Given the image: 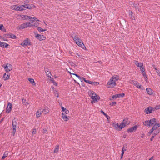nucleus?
Returning <instances> with one entry per match:
<instances>
[{
  "label": "nucleus",
  "instance_id": "obj_1",
  "mask_svg": "<svg viewBox=\"0 0 160 160\" xmlns=\"http://www.w3.org/2000/svg\"><path fill=\"white\" fill-rule=\"evenodd\" d=\"M119 77L115 75L112 77L107 83V86L108 88H112L116 85V81L119 79Z\"/></svg>",
  "mask_w": 160,
  "mask_h": 160
},
{
  "label": "nucleus",
  "instance_id": "obj_2",
  "mask_svg": "<svg viewBox=\"0 0 160 160\" xmlns=\"http://www.w3.org/2000/svg\"><path fill=\"white\" fill-rule=\"evenodd\" d=\"M72 37L73 40L78 45L83 49H86V48L85 45L83 43L81 39H80L78 36L73 34L72 35Z\"/></svg>",
  "mask_w": 160,
  "mask_h": 160
},
{
  "label": "nucleus",
  "instance_id": "obj_3",
  "mask_svg": "<svg viewBox=\"0 0 160 160\" xmlns=\"http://www.w3.org/2000/svg\"><path fill=\"white\" fill-rule=\"evenodd\" d=\"M88 94L91 98L93 100L91 102L92 104L94 103L97 102L98 100H99L100 98L99 96L95 92L92 91L88 92Z\"/></svg>",
  "mask_w": 160,
  "mask_h": 160
},
{
  "label": "nucleus",
  "instance_id": "obj_4",
  "mask_svg": "<svg viewBox=\"0 0 160 160\" xmlns=\"http://www.w3.org/2000/svg\"><path fill=\"white\" fill-rule=\"evenodd\" d=\"M23 5H12L10 7V8L13 10L18 11H21L24 10L23 9Z\"/></svg>",
  "mask_w": 160,
  "mask_h": 160
},
{
  "label": "nucleus",
  "instance_id": "obj_5",
  "mask_svg": "<svg viewBox=\"0 0 160 160\" xmlns=\"http://www.w3.org/2000/svg\"><path fill=\"white\" fill-rule=\"evenodd\" d=\"M20 45L23 47L31 45V43L30 40L29 38H27L20 44Z\"/></svg>",
  "mask_w": 160,
  "mask_h": 160
},
{
  "label": "nucleus",
  "instance_id": "obj_6",
  "mask_svg": "<svg viewBox=\"0 0 160 160\" xmlns=\"http://www.w3.org/2000/svg\"><path fill=\"white\" fill-rule=\"evenodd\" d=\"M2 67L4 68L5 71L6 72H9L12 69V66L8 63H7L6 65H3Z\"/></svg>",
  "mask_w": 160,
  "mask_h": 160
},
{
  "label": "nucleus",
  "instance_id": "obj_7",
  "mask_svg": "<svg viewBox=\"0 0 160 160\" xmlns=\"http://www.w3.org/2000/svg\"><path fill=\"white\" fill-rule=\"evenodd\" d=\"M112 125L114 128L117 130H121L122 128H121L122 127L121 124L120 125H119L117 122H112Z\"/></svg>",
  "mask_w": 160,
  "mask_h": 160
},
{
  "label": "nucleus",
  "instance_id": "obj_8",
  "mask_svg": "<svg viewBox=\"0 0 160 160\" xmlns=\"http://www.w3.org/2000/svg\"><path fill=\"white\" fill-rule=\"evenodd\" d=\"M18 18L20 19H21L23 20H28L30 19H32V17H30L29 16L24 15H18Z\"/></svg>",
  "mask_w": 160,
  "mask_h": 160
},
{
  "label": "nucleus",
  "instance_id": "obj_9",
  "mask_svg": "<svg viewBox=\"0 0 160 160\" xmlns=\"http://www.w3.org/2000/svg\"><path fill=\"white\" fill-rule=\"evenodd\" d=\"M35 37L38 39L39 41L44 40L46 39V38L45 36L42 35H40L38 34L35 33Z\"/></svg>",
  "mask_w": 160,
  "mask_h": 160
},
{
  "label": "nucleus",
  "instance_id": "obj_10",
  "mask_svg": "<svg viewBox=\"0 0 160 160\" xmlns=\"http://www.w3.org/2000/svg\"><path fill=\"white\" fill-rule=\"evenodd\" d=\"M17 122L15 119L13 120L12 122V126L13 135H14L15 133L16 129L17 128Z\"/></svg>",
  "mask_w": 160,
  "mask_h": 160
},
{
  "label": "nucleus",
  "instance_id": "obj_11",
  "mask_svg": "<svg viewBox=\"0 0 160 160\" xmlns=\"http://www.w3.org/2000/svg\"><path fill=\"white\" fill-rule=\"evenodd\" d=\"M130 122L129 121L127 118H126L124 119L123 121L121 123L122 127L123 128L125 127L127 125H128L129 124Z\"/></svg>",
  "mask_w": 160,
  "mask_h": 160
},
{
  "label": "nucleus",
  "instance_id": "obj_12",
  "mask_svg": "<svg viewBox=\"0 0 160 160\" xmlns=\"http://www.w3.org/2000/svg\"><path fill=\"white\" fill-rule=\"evenodd\" d=\"M30 23L29 22H26L20 25L18 27V28L19 29H22L25 28H27L28 27H30Z\"/></svg>",
  "mask_w": 160,
  "mask_h": 160
},
{
  "label": "nucleus",
  "instance_id": "obj_13",
  "mask_svg": "<svg viewBox=\"0 0 160 160\" xmlns=\"http://www.w3.org/2000/svg\"><path fill=\"white\" fill-rule=\"evenodd\" d=\"M154 110V108L152 107H149L145 109V112L147 114H149L151 113Z\"/></svg>",
  "mask_w": 160,
  "mask_h": 160
},
{
  "label": "nucleus",
  "instance_id": "obj_14",
  "mask_svg": "<svg viewBox=\"0 0 160 160\" xmlns=\"http://www.w3.org/2000/svg\"><path fill=\"white\" fill-rule=\"evenodd\" d=\"M23 5V9H24V10L26 9L27 8L28 9H31L34 8L35 6L33 4H25Z\"/></svg>",
  "mask_w": 160,
  "mask_h": 160
},
{
  "label": "nucleus",
  "instance_id": "obj_15",
  "mask_svg": "<svg viewBox=\"0 0 160 160\" xmlns=\"http://www.w3.org/2000/svg\"><path fill=\"white\" fill-rule=\"evenodd\" d=\"M5 36L6 38H11L13 39H15L17 38L15 35L11 33L5 34Z\"/></svg>",
  "mask_w": 160,
  "mask_h": 160
},
{
  "label": "nucleus",
  "instance_id": "obj_16",
  "mask_svg": "<svg viewBox=\"0 0 160 160\" xmlns=\"http://www.w3.org/2000/svg\"><path fill=\"white\" fill-rule=\"evenodd\" d=\"M30 23V26L31 27H36L39 25V23L37 22H35L34 20H31Z\"/></svg>",
  "mask_w": 160,
  "mask_h": 160
},
{
  "label": "nucleus",
  "instance_id": "obj_17",
  "mask_svg": "<svg viewBox=\"0 0 160 160\" xmlns=\"http://www.w3.org/2000/svg\"><path fill=\"white\" fill-rule=\"evenodd\" d=\"M12 104L10 102L8 103L7 106L6 108V113H9L10 112L12 109Z\"/></svg>",
  "mask_w": 160,
  "mask_h": 160
},
{
  "label": "nucleus",
  "instance_id": "obj_18",
  "mask_svg": "<svg viewBox=\"0 0 160 160\" xmlns=\"http://www.w3.org/2000/svg\"><path fill=\"white\" fill-rule=\"evenodd\" d=\"M43 112V110L42 109H39L37 112L36 115L37 118H38L39 117H40L41 115Z\"/></svg>",
  "mask_w": 160,
  "mask_h": 160
},
{
  "label": "nucleus",
  "instance_id": "obj_19",
  "mask_svg": "<svg viewBox=\"0 0 160 160\" xmlns=\"http://www.w3.org/2000/svg\"><path fill=\"white\" fill-rule=\"evenodd\" d=\"M132 83L139 88H140L141 87V85L136 81H132Z\"/></svg>",
  "mask_w": 160,
  "mask_h": 160
},
{
  "label": "nucleus",
  "instance_id": "obj_20",
  "mask_svg": "<svg viewBox=\"0 0 160 160\" xmlns=\"http://www.w3.org/2000/svg\"><path fill=\"white\" fill-rule=\"evenodd\" d=\"M124 96V94L122 93V94H117L114 95L112 97V98L114 99V98H118L123 97Z\"/></svg>",
  "mask_w": 160,
  "mask_h": 160
},
{
  "label": "nucleus",
  "instance_id": "obj_21",
  "mask_svg": "<svg viewBox=\"0 0 160 160\" xmlns=\"http://www.w3.org/2000/svg\"><path fill=\"white\" fill-rule=\"evenodd\" d=\"M137 127L136 125L134 126V127H131L128 129L127 131L128 132H132L133 131H135L137 130Z\"/></svg>",
  "mask_w": 160,
  "mask_h": 160
},
{
  "label": "nucleus",
  "instance_id": "obj_22",
  "mask_svg": "<svg viewBox=\"0 0 160 160\" xmlns=\"http://www.w3.org/2000/svg\"><path fill=\"white\" fill-rule=\"evenodd\" d=\"M9 46V45L6 43L2 42L0 41V47L2 48L5 47V48H7L8 46Z\"/></svg>",
  "mask_w": 160,
  "mask_h": 160
},
{
  "label": "nucleus",
  "instance_id": "obj_23",
  "mask_svg": "<svg viewBox=\"0 0 160 160\" xmlns=\"http://www.w3.org/2000/svg\"><path fill=\"white\" fill-rule=\"evenodd\" d=\"M62 117L65 121H67L69 120V118L63 113L62 114Z\"/></svg>",
  "mask_w": 160,
  "mask_h": 160
},
{
  "label": "nucleus",
  "instance_id": "obj_24",
  "mask_svg": "<svg viewBox=\"0 0 160 160\" xmlns=\"http://www.w3.org/2000/svg\"><path fill=\"white\" fill-rule=\"evenodd\" d=\"M134 64L138 67L140 68L142 66H143V64L142 62H139L138 61H134Z\"/></svg>",
  "mask_w": 160,
  "mask_h": 160
},
{
  "label": "nucleus",
  "instance_id": "obj_25",
  "mask_svg": "<svg viewBox=\"0 0 160 160\" xmlns=\"http://www.w3.org/2000/svg\"><path fill=\"white\" fill-rule=\"evenodd\" d=\"M42 110L44 114H45L48 113L49 112V109L47 107H45L44 108L42 109Z\"/></svg>",
  "mask_w": 160,
  "mask_h": 160
},
{
  "label": "nucleus",
  "instance_id": "obj_26",
  "mask_svg": "<svg viewBox=\"0 0 160 160\" xmlns=\"http://www.w3.org/2000/svg\"><path fill=\"white\" fill-rule=\"evenodd\" d=\"M128 13L130 18L132 20H135V17L133 16V14L132 12V11L129 10L128 11Z\"/></svg>",
  "mask_w": 160,
  "mask_h": 160
},
{
  "label": "nucleus",
  "instance_id": "obj_27",
  "mask_svg": "<svg viewBox=\"0 0 160 160\" xmlns=\"http://www.w3.org/2000/svg\"><path fill=\"white\" fill-rule=\"evenodd\" d=\"M45 71L46 73L47 76L49 77L50 75H51V72L49 71V69L48 68L45 69Z\"/></svg>",
  "mask_w": 160,
  "mask_h": 160
},
{
  "label": "nucleus",
  "instance_id": "obj_28",
  "mask_svg": "<svg viewBox=\"0 0 160 160\" xmlns=\"http://www.w3.org/2000/svg\"><path fill=\"white\" fill-rule=\"evenodd\" d=\"M143 125L145 126H150V120H146L143 123Z\"/></svg>",
  "mask_w": 160,
  "mask_h": 160
},
{
  "label": "nucleus",
  "instance_id": "obj_29",
  "mask_svg": "<svg viewBox=\"0 0 160 160\" xmlns=\"http://www.w3.org/2000/svg\"><path fill=\"white\" fill-rule=\"evenodd\" d=\"M10 75L7 74L6 73L4 74L3 75L4 79L5 80H8L9 78Z\"/></svg>",
  "mask_w": 160,
  "mask_h": 160
},
{
  "label": "nucleus",
  "instance_id": "obj_30",
  "mask_svg": "<svg viewBox=\"0 0 160 160\" xmlns=\"http://www.w3.org/2000/svg\"><path fill=\"white\" fill-rule=\"evenodd\" d=\"M150 122L151 126H152L155 123L156 119L154 118L151 119L150 120Z\"/></svg>",
  "mask_w": 160,
  "mask_h": 160
},
{
  "label": "nucleus",
  "instance_id": "obj_31",
  "mask_svg": "<svg viewBox=\"0 0 160 160\" xmlns=\"http://www.w3.org/2000/svg\"><path fill=\"white\" fill-rule=\"evenodd\" d=\"M61 109L62 112H65V113L68 114L69 113V111L68 110L66 109L64 107H61Z\"/></svg>",
  "mask_w": 160,
  "mask_h": 160
},
{
  "label": "nucleus",
  "instance_id": "obj_32",
  "mask_svg": "<svg viewBox=\"0 0 160 160\" xmlns=\"http://www.w3.org/2000/svg\"><path fill=\"white\" fill-rule=\"evenodd\" d=\"M147 92L149 95H152V89L149 88H147L146 89Z\"/></svg>",
  "mask_w": 160,
  "mask_h": 160
},
{
  "label": "nucleus",
  "instance_id": "obj_33",
  "mask_svg": "<svg viewBox=\"0 0 160 160\" xmlns=\"http://www.w3.org/2000/svg\"><path fill=\"white\" fill-rule=\"evenodd\" d=\"M8 152L7 151H5L2 157V159H4L5 158L8 156Z\"/></svg>",
  "mask_w": 160,
  "mask_h": 160
},
{
  "label": "nucleus",
  "instance_id": "obj_34",
  "mask_svg": "<svg viewBox=\"0 0 160 160\" xmlns=\"http://www.w3.org/2000/svg\"><path fill=\"white\" fill-rule=\"evenodd\" d=\"M28 80L33 85H35L36 83L34 80V79L32 78H28Z\"/></svg>",
  "mask_w": 160,
  "mask_h": 160
},
{
  "label": "nucleus",
  "instance_id": "obj_35",
  "mask_svg": "<svg viewBox=\"0 0 160 160\" xmlns=\"http://www.w3.org/2000/svg\"><path fill=\"white\" fill-rule=\"evenodd\" d=\"M160 127V123H156L153 127L154 128V130H156L157 128Z\"/></svg>",
  "mask_w": 160,
  "mask_h": 160
},
{
  "label": "nucleus",
  "instance_id": "obj_36",
  "mask_svg": "<svg viewBox=\"0 0 160 160\" xmlns=\"http://www.w3.org/2000/svg\"><path fill=\"white\" fill-rule=\"evenodd\" d=\"M0 30L4 32H6V29L2 24L0 25Z\"/></svg>",
  "mask_w": 160,
  "mask_h": 160
},
{
  "label": "nucleus",
  "instance_id": "obj_37",
  "mask_svg": "<svg viewBox=\"0 0 160 160\" xmlns=\"http://www.w3.org/2000/svg\"><path fill=\"white\" fill-rule=\"evenodd\" d=\"M59 149V146L58 145H56L55 146V149L54 151V153H55L57 152L58 151Z\"/></svg>",
  "mask_w": 160,
  "mask_h": 160
},
{
  "label": "nucleus",
  "instance_id": "obj_38",
  "mask_svg": "<svg viewBox=\"0 0 160 160\" xmlns=\"http://www.w3.org/2000/svg\"><path fill=\"white\" fill-rule=\"evenodd\" d=\"M22 103H23L25 105L27 106L28 104V103L27 102L25 99H22Z\"/></svg>",
  "mask_w": 160,
  "mask_h": 160
},
{
  "label": "nucleus",
  "instance_id": "obj_39",
  "mask_svg": "<svg viewBox=\"0 0 160 160\" xmlns=\"http://www.w3.org/2000/svg\"><path fill=\"white\" fill-rule=\"evenodd\" d=\"M160 108V105H157L154 108V110H157Z\"/></svg>",
  "mask_w": 160,
  "mask_h": 160
},
{
  "label": "nucleus",
  "instance_id": "obj_40",
  "mask_svg": "<svg viewBox=\"0 0 160 160\" xmlns=\"http://www.w3.org/2000/svg\"><path fill=\"white\" fill-rule=\"evenodd\" d=\"M37 30L39 32H43L46 30L45 29H43L41 28L38 27L37 28Z\"/></svg>",
  "mask_w": 160,
  "mask_h": 160
},
{
  "label": "nucleus",
  "instance_id": "obj_41",
  "mask_svg": "<svg viewBox=\"0 0 160 160\" xmlns=\"http://www.w3.org/2000/svg\"><path fill=\"white\" fill-rule=\"evenodd\" d=\"M154 130V128H152V129L148 132V135H150Z\"/></svg>",
  "mask_w": 160,
  "mask_h": 160
},
{
  "label": "nucleus",
  "instance_id": "obj_42",
  "mask_svg": "<svg viewBox=\"0 0 160 160\" xmlns=\"http://www.w3.org/2000/svg\"><path fill=\"white\" fill-rule=\"evenodd\" d=\"M37 132V130L35 128L33 129H32V135H34L36 134Z\"/></svg>",
  "mask_w": 160,
  "mask_h": 160
},
{
  "label": "nucleus",
  "instance_id": "obj_43",
  "mask_svg": "<svg viewBox=\"0 0 160 160\" xmlns=\"http://www.w3.org/2000/svg\"><path fill=\"white\" fill-rule=\"evenodd\" d=\"M142 74L143 75V76L145 78H147V77L146 76L145 71L142 72Z\"/></svg>",
  "mask_w": 160,
  "mask_h": 160
},
{
  "label": "nucleus",
  "instance_id": "obj_44",
  "mask_svg": "<svg viewBox=\"0 0 160 160\" xmlns=\"http://www.w3.org/2000/svg\"><path fill=\"white\" fill-rule=\"evenodd\" d=\"M100 112L102 113L104 116H105L108 119V116L102 110Z\"/></svg>",
  "mask_w": 160,
  "mask_h": 160
},
{
  "label": "nucleus",
  "instance_id": "obj_45",
  "mask_svg": "<svg viewBox=\"0 0 160 160\" xmlns=\"http://www.w3.org/2000/svg\"><path fill=\"white\" fill-rule=\"evenodd\" d=\"M83 79L84 81L86 82V83H89L90 81L89 80H86L85 78H83Z\"/></svg>",
  "mask_w": 160,
  "mask_h": 160
},
{
  "label": "nucleus",
  "instance_id": "obj_46",
  "mask_svg": "<svg viewBox=\"0 0 160 160\" xmlns=\"http://www.w3.org/2000/svg\"><path fill=\"white\" fill-rule=\"evenodd\" d=\"M140 70L142 72L145 71V68L144 67H143V66H142L140 68Z\"/></svg>",
  "mask_w": 160,
  "mask_h": 160
},
{
  "label": "nucleus",
  "instance_id": "obj_47",
  "mask_svg": "<svg viewBox=\"0 0 160 160\" xmlns=\"http://www.w3.org/2000/svg\"><path fill=\"white\" fill-rule=\"evenodd\" d=\"M160 132V129L157 130L156 132H155L154 133V136L156 135L159 132Z\"/></svg>",
  "mask_w": 160,
  "mask_h": 160
},
{
  "label": "nucleus",
  "instance_id": "obj_48",
  "mask_svg": "<svg viewBox=\"0 0 160 160\" xmlns=\"http://www.w3.org/2000/svg\"><path fill=\"white\" fill-rule=\"evenodd\" d=\"M99 84V83L98 82H94L93 85H94V86H97Z\"/></svg>",
  "mask_w": 160,
  "mask_h": 160
},
{
  "label": "nucleus",
  "instance_id": "obj_49",
  "mask_svg": "<svg viewBox=\"0 0 160 160\" xmlns=\"http://www.w3.org/2000/svg\"><path fill=\"white\" fill-rule=\"evenodd\" d=\"M116 103L117 102H112L110 104V105L111 106H112L116 104Z\"/></svg>",
  "mask_w": 160,
  "mask_h": 160
},
{
  "label": "nucleus",
  "instance_id": "obj_50",
  "mask_svg": "<svg viewBox=\"0 0 160 160\" xmlns=\"http://www.w3.org/2000/svg\"><path fill=\"white\" fill-rule=\"evenodd\" d=\"M47 130L46 128L43 129V130L42 133L43 134L45 133L47 131Z\"/></svg>",
  "mask_w": 160,
  "mask_h": 160
},
{
  "label": "nucleus",
  "instance_id": "obj_51",
  "mask_svg": "<svg viewBox=\"0 0 160 160\" xmlns=\"http://www.w3.org/2000/svg\"><path fill=\"white\" fill-rule=\"evenodd\" d=\"M50 78V79H49V80L50 81H51L52 82H53V81H54V79L53 78H52L51 76H50H50L49 77Z\"/></svg>",
  "mask_w": 160,
  "mask_h": 160
},
{
  "label": "nucleus",
  "instance_id": "obj_52",
  "mask_svg": "<svg viewBox=\"0 0 160 160\" xmlns=\"http://www.w3.org/2000/svg\"><path fill=\"white\" fill-rule=\"evenodd\" d=\"M52 82L53 83V84L55 86H57L58 85V84L54 80V81H53V82Z\"/></svg>",
  "mask_w": 160,
  "mask_h": 160
},
{
  "label": "nucleus",
  "instance_id": "obj_53",
  "mask_svg": "<svg viewBox=\"0 0 160 160\" xmlns=\"http://www.w3.org/2000/svg\"><path fill=\"white\" fill-rule=\"evenodd\" d=\"M70 64H71V65L72 66H76V65H75V63H73L72 62H70Z\"/></svg>",
  "mask_w": 160,
  "mask_h": 160
},
{
  "label": "nucleus",
  "instance_id": "obj_54",
  "mask_svg": "<svg viewBox=\"0 0 160 160\" xmlns=\"http://www.w3.org/2000/svg\"><path fill=\"white\" fill-rule=\"evenodd\" d=\"M32 19H34L33 20H34V21H35L36 22L37 21H39V20H38L37 18H35L32 17Z\"/></svg>",
  "mask_w": 160,
  "mask_h": 160
},
{
  "label": "nucleus",
  "instance_id": "obj_55",
  "mask_svg": "<svg viewBox=\"0 0 160 160\" xmlns=\"http://www.w3.org/2000/svg\"><path fill=\"white\" fill-rule=\"evenodd\" d=\"M123 150V152L126 151V149L125 148L124 146L123 147L122 151Z\"/></svg>",
  "mask_w": 160,
  "mask_h": 160
},
{
  "label": "nucleus",
  "instance_id": "obj_56",
  "mask_svg": "<svg viewBox=\"0 0 160 160\" xmlns=\"http://www.w3.org/2000/svg\"><path fill=\"white\" fill-rule=\"evenodd\" d=\"M124 153V152H123V150L122 151V153L121 155V158H122L123 156V155Z\"/></svg>",
  "mask_w": 160,
  "mask_h": 160
},
{
  "label": "nucleus",
  "instance_id": "obj_57",
  "mask_svg": "<svg viewBox=\"0 0 160 160\" xmlns=\"http://www.w3.org/2000/svg\"><path fill=\"white\" fill-rule=\"evenodd\" d=\"M144 136H145V134H141V137L143 138L144 137Z\"/></svg>",
  "mask_w": 160,
  "mask_h": 160
},
{
  "label": "nucleus",
  "instance_id": "obj_58",
  "mask_svg": "<svg viewBox=\"0 0 160 160\" xmlns=\"http://www.w3.org/2000/svg\"><path fill=\"white\" fill-rule=\"evenodd\" d=\"M93 82H92V81H90V83L89 84H92V85H93Z\"/></svg>",
  "mask_w": 160,
  "mask_h": 160
},
{
  "label": "nucleus",
  "instance_id": "obj_59",
  "mask_svg": "<svg viewBox=\"0 0 160 160\" xmlns=\"http://www.w3.org/2000/svg\"><path fill=\"white\" fill-rule=\"evenodd\" d=\"M154 137V136H152V138L150 139V140L151 141H152L153 140Z\"/></svg>",
  "mask_w": 160,
  "mask_h": 160
},
{
  "label": "nucleus",
  "instance_id": "obj_60",
  "mask_svg": "<svg viewBox=\"0 0 160 160\" xmlns=\"http://www.w3.org/2000/svg\"><path fill=\"white\" fill-rule=\"evenodd\" d=\"M72 74L75 75L78 78L79 76L78 75L75 74V73H73V74Z\"/></svg>",
  "mask_w": 160,
  "mask_h": 160
},
{
  "label": "nucleus",
  "instance_id": "obj_61",
  "mask_svg": "<svg viewBox=\"0 0 160 160\" xmlns=\"http://www.w3.org/2000/svg\"><path fill=\"white\" fill-rule=\"evenodd\" d=\"M55 96L57 97H58V96H59V95L58 94V93H56L55 94Z\"/></svg>",
  "mask_w": 160,
  "mask_h": 160
},
{
  "label": "nucleus",
  "instance_id": "obj_62",
  "mask_svg": "<svg viewBox=\"0 0 160 160\" xmlns=\"http://www.w3.org/2000/svg\"><path fill=\"white\" fill-rule=\"evenodd\" d=\"M160 71H159V70H158L156 71V72H157L158 74V73H160Z\"/></svg>",
  "mask_w": 160,
  "mask_h": 160
},
{
  "label": "nucleus",
  "instance_id": "obj_63",
  "mask_svg": "<svg viewBox=\"0 0 160 160\" xmlns=\"http://www.w3.org/2000/svg\"><path fill=\"white\" fill-rule=\"evenodd\" d=\"M69 53L70 54H71V55L72 56H73V55H72V52H69Z\"/></svg>",
  "mask_w": 160,
  "mask_h": 160
},
{
  "label": "nucleus",
  "instance_id": "obj_64",
  "mask_svg": "<svg viewBox=\"0 0 160 160\" xmlns=\"http://www.w3.org/2000/svg\"><path fill=\"white\" fill-rule=\"evenodd\" d=\"M76 54L77 55H78V56H79V57H81L80 55H79V54L78 53H76Z\"/></svg>",
  "mask_w": 160,
  "mask_h": 160
}]
</instances>
